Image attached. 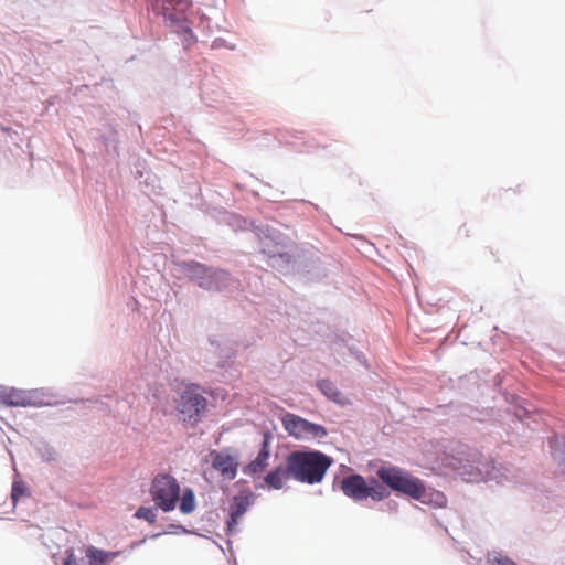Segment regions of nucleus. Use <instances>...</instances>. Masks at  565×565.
<instances>
[{
    "label": "nucleus",
    "instance_id": "1",
    "mask_svg": "<svg viewBox=\"0 0 565 565\" xmlns=\"http://www.w3.org/2000/svg\"><path fill=\"white\" fill-rule=\"evenodd\" d=\"M281 239L267 241V263L277 271L288 274L294 273L306 281H320L326 278L330 271V263L312 250H299V248L281 233Z\"/></svg>",
    "mask_w": 565,
    "mask_h": 565
},
{
    "label": "nucleus",
    "instance_id": "2",
    "mask_svg": "<svg viewBox=\"0 0 565 565\" xmlns=\"http://www.w3.org/2000/svg\"><path fill=\"white\" fill-rule=\"evenodd\" d=\"M172 264L178 273L204 291L227 296L241 289V279L227 269L194 259H178Z\"/></svg>",
    "mask_w": 565,
    "mask_h": 565
},
{
    "label": "nucleus",
    "instance_id": "3",
    "mask_svg": "<svg viewBox=\"0 0 565 565\" xmlns=\"http://www.w3.org/2000/svg\"><path fill=\"white\" fill-rule=\"evenodd\" d=\"M286 458L291 479L310 486L321 483L334 462L331 456L309 447L292 450Z\"/></svg>",
    "mask_w": 565,
    "mask_h": 565
},
{
    "label": "nucleus",
    "instance_id": "4",
    "mask_svg": "<svg viewBox=\"0 0 565 565\" xmlns=\"http://www.w3.org/2000/svg\"><path fill=\"white\" fill-rule=\"evenodd\" d=\"M445 463L468 482H479L495 477L493 471L489 472L486 468L481 454L467 444L456 443L446 454Z\"/></svg>",
    "mask_w": 565,
    "mask_h": 565
},
{
    "label": "nucleus",
    "instance_id": "5",
    "mask_svg": "<svg viewBox=\"0 0 565 565\" xmlns=\"http://www.w3.org/2000/svg\"><path fill=\"white\" fill-rule=\"evenodd\" d=\"M188 6V0H149L148 4L156 15L163 18L164 25L178 35L185 49L198 41L191 22L183 14Z\"/></svg>",
    "mask_w": 565,
    "mask_h": 565
},
{
    "label": "nucleus",
    "instance_id": "6",
    "mask_svg": "<svg viewBox=\"0 0 565 565\" xmlns=\"http://www.w3.org/2000/svg\"><path fill=\"white\" fill-rule=\"evenodd\" d=\"M406 469L390 462L382 463L375 476L366 478V499L374 502L387 500L392 493L401 497Z\"/></svg>",
    "mask_w": 565,
    "mask_h": 565
},
{
    "label": "nucleus",
    "instance_id": "7",
    "mask_svg": "<svg viewBox=\"0 0 565 565\" xmlns=\"http://www.w3.org/2000/svg\"><path fill=\"white\" fill-rule=\"evenodd\" d=\"M214 218L218 224L226 225L234 232L249 231L254 233L259 239L260 252L266 256L267 249L265 243H267V241H274L273 243H276L277 239H281V232L279 230L268 224H256L253 220L225 209L217 210Z\"/></svg>",
    "mask_w": 565,
    "mask_h": 565
},
{
    "label": "nucleus",
    "instance_id": "8",
    "mask_svg": "<svg viewBox=\"0 0 565 565\" xmlns=\"http://www.w3.org/2000/svg\"><path fill=\"white\" fill-rule=\"evenodd\" d=\"M205 388L199 383L189 382L180 393L177 409L182 422L189 427H195L207 411L209 401L203 396Z\"/></svg>",
    "mask_w": 565,
    "mask_h": 565
},
{
    "label": "nucleus",
    "instance_id": "9",
    "mask_svg": "<svg viewBox=\"0 0 565 565\" xmlns=\"http://www.w3.org/2000/svg\"><path fill=\"white\" fill-rule=\"evenodd\" d=\"M401 497L420 502L433 509L444 508L447 497L439 490L428 487L426 482L406 470Z\"/></svg>",
    "mask_w": 565,
    "mask_h": 565
},
{
    "label": "nucleus",
    "instance_id": "10",
    "mask_svg": "<svg viewBox=\"0 0 565 565\" xmlns=\"http://www.w3.org/2000/svg\"><path fill=\"white\" fill-rule=\"evenodd\" d=\"M180 491L181 489L178 480L169 473L156 476L149 489V493L154 504L166 513L175 509L180 499Z\"/></svg>",
    "mask_w": 565,
    "mask_h": 565
},
{
    "label": "nucleus",
    "instance_id": "11",
    "mask_svg": "<svg viewBox=\"0 0 565 565\" xmlns=\"http://www.w3.org/2000/svg\"><path fill=\"white\" fill-rule=\"evenodd\" d=\"M284 429L297 440L321 439L328 436V429L297 414L287 412L281 417Z\"/></svg>",
    "mask_w": 565,
    "mask_h": 565
},
{
    "label": "nucleus",
    "instance_id": "12",
    "mask_svg": "<svg viewBox=\"0 0 565 565\" xmlns=\"http://www.w3.org/2000/svg\"><path fill=\"white\" fill-rule=\"evenodd\" d=\"M209 343L212 351L204 360L205 367L213 373L227 371L230 362L235 356L236 351L227 342L218 339L216 335L209 337Z\"/></svg>",
    "mask_w": 565,
    "mask_h": 565
},
{
    "label": "nucleus",
    "instance_id": "13",
    "mask_svg": "<svg viewBox=\"0 0 565 565\" xmlns=\"http://www.w3.org/2000/svg\"><path fill=\"white\" fill-rule=\"evenodd\" d=\"M213 469L225 480H234L239 467V451L233 447H225L221 450L211 449L209 452Z\"/></svg>",
    "mask_w": 565,
    "mask_h": 565
},
{
    "label": "nucleus",
    "instance_id": "14",
    "mask_svg": "<svg viewBox=\"0 0 565 565\" xmlns=\"http://www.w3.org/2000/svg\"><path fill=\"white\" fill-rule=\"evenodd\" d=\"M332 487L340 489L345 497L356 502L366 500V478L358 472L351 471L343 477L335 476Z\"/></svg>",
    "mask_w": 565,
    "mask_h": 565
},
{
    "label": "nucleus",
    "instance_id": "15",
    "mask_svg": "<svg viewBox=\"0 0 565 565\" xmlns=\"http://www.w3.org/2000/svg\"><path fill=\"white\" fill-rule=\"evenodd\" d=\"M502 397L509 405L507 413L513 414L520 422H524L526 418L539 413V408L531 401L515 393L503 391Z\"/></svg>",
    "mask_w": 565,
    "mask_h": 565
},
{
    "label": "nucleus",
    "instance_id": "16",
    "mask_svg": "<svg viewBox=\"0 0 565 565\" xmlns=\"http://www.w3.org/2000/svg\"><path fill=\"white\" fill-rule=\"evenodd\" d=\"M134 178L138 182L141 191L150 196L158 193L160 188L159 178L149 169L146 161L138 159L134 166Z\"/></svg>",
    "mask_w": 565,
    "mask_h": 565
},
{
    "label": "nucleus",
    "instance_id": "17",
    "mask_svg": "<svg viewBox=\"0 0 565 565\" xmlns=\"http://www.w3.org/2000/svg\"><path fill=\"white\" fill-rule=\"evenodd\" d=\"M260 137L264 139V142H260L262 146H269L271 141H277L278 145H290L297 146L296 140L305 139V131L299 130H282L277 129L275 134L264 130L260 132Z\"/></svg>",
    "mask_w": 565,
    "mask_h": 565
},
{
    "label": "nucleus",
    "instance_id": "18",
    "mask_svg": "<svg viewBox=\"0 0 565 565\" xmlns=\"http://www.w3.org/2000/svg\"><path fill=\"white\" fill-rule=\"evenodd\" d=\"M255 494L249 488H243L237 494H235L228 507V513L242 518L249 507L255 503Z\"/></svg>",
    "mask_w": 565,
    "mask_h": 565
},
{
    "label": "nucleus",
    "instance_id": "19",
    "mask_svg": "<svg viewBox=\"0 0 565 565\" xmlns=\"http://www.w3.org/2000/svg\"><path fill=\"white\" fill-rule=\"evenodd\" d=\"M287 458L285 463H280L273 468L265 477L264 481L268 490H280L285 487L286 480L291 479L289 475Z\"/></svg>",
    "mask_w": 565,
    "mask_h": 565
},
{
    "label": "nucleus",
    "instance_id": "20",
    "mask_svg": "<svg viewBox=\"0 0 565 565\" xmlns=\"http://www.w3.org/2000/svg\"><path fill=\"white\" fill-rule=\"evenodd\" d=\"M260 434L262 440L258 445V452L254 460L262 469H264V471H266L269 466V458L271 455L270 446L274 440V434L268 427L262 429Z\"/></svg>",
    "mask_w": 565,
    "mask_h": 565
},
{
    "label": "nucleus",
    "instance_id": "21",
    "mask_svg": "<svg viewBox=\"0 0 565 565\" xmlns=\"http://www.w3.org/2000/svg\"><path fill=\"white\" fill-rule=\"evenodd\" d=\"M99 140L105 147V151L107 154L111 157L119 156V134L115 126L108 124L104 127L103 131L99 134Z\"/></svg>",
    "mask_w": 565,
    "mask_h": 565
},
{
    "label": "nucleus",
    "instance_id": "22",
    "mask_svg": "<svg viewBox=\"0 0 565 565\" xmlns=\"http://www.w3.org/2000/svg\"><path fill=\"white\" fill-rule=\"evenodd\" d=\"M121 553V551H105L94 545H89L86 547V557L88 559V565H108L110 561L118 557Z\"/></svg>",
    "mask_w": 565,
    "mask_h": 565
},
{
    "label": "nucleus",
    "instance_id": "23",
    "mask_svg": "<svg viewBox=\"0 0 565 565\" xmlns=\"http://www.w3.org/2000/svg\"><path fill=\"white\" fill-rule=\"evenodd\" d=\"M21 399H25V390L0 384V404L6 407H23V405L17 404Z\"/></svg>",
    "mask_w": 565,
    "mask_h": 565
},
{
    "label": "nucleus",
    "instance_id": "24",
    "mask_svg": "<svg viewBox=\"0 0 565 565\" xmlns=\"http://www.w3.org/2000/svg\"><path fill=\"white\" fill-rule=\"evenodd\" d=\"M551 455L565 477V436L554 435L550 440Z\"/></svg>",
    "mask_w": 565,
    "mask_h": 565
},
{
    "label": "nucleus",
    "instance_id": "25",
    "mask_svg": "<svg viewBox=\"0 0 565 565\" xmlns=\"http://www.w3.org/2000/svg\"><path fill=\"white\" fill-rule=\"evenodd\" d=\"M45 393L43 388L25 390V399H21L17 402V404H21L23 407H42L50 405L51 403L43 399Z\"/></svg>",
    "mask_w": 565,
    "mask_h": 565
},
{
    "label": "nucleus",
    "instance_id": "26",
    "mask_svg": "<svg viewBox=\"0 0 565 565\" xmlns=\"http://www.w3.org/2000/svg\"><path fill=\"white\" fill-rule=\"evenodd\" d=\"M33 448L36 455L45 462H52L56 460L55 448L45 439L40 438L33 443Z\"/></svg>",
    "mask_w": 565,
    "mask_h": 565
},
{
    "label": "nucleus",
    "instance_id": "27",
    "mask_svg": "<svg viewBox=\"0 0 565 565\" xmlns=\"http://www.w3.org/2000/svg\"><path fill=\"white\" fill-rule=\"evenodd\" d=\"M196 498L194 490L190 487H185L182 491L181 501L179 504V511L182 514H191L196 509Z\"/></svg>",
    "mask_w": 565,
    "mask_h": 565
},
{
    "label": "nucleus",
    "instance_id": "28",
    "mask_svg": "<svg viewBox=\"0 0 565 565\" xmlns=\"http://www.w3.org/2000/svg\"><path fill=\"white\" fill-rule=\"evenodd\" d=\"M167 534H188V535L201 536V534L196 530H189L182 524L170 523L167 525V529L164 531L151 534L148 537L151 540H156V539L160 537L161 535H167Z\"/></svg>",
    "mask_w": 565,
    "mask_h": 565
},
{
    "label": "nucleus",
    "instance_id": "29",
    "mask_svg": "<svg viewBox=\"0 0 565 565\" xmlns=\"http://www.w3.org/2000/svg\"><path fill=\"white\" fill-rule=\"evenodd\" d=\"M30 495L31 491L23 480L19 479L12 482L10 498L11 501L13 502V505H17L21 498Z\"/></svg>",
    "mask_w": 565,
    "mask_h": 565
},
{
    "label": "nucleus",
    "instance_id": "30",
    "mask_svg": "<svg viewBox=\"0 0 565 565\" xmlns=\"http://www.w3.org/2000/svg\"><path fill=\"white\" fill-rule=\"evenodd\" d=\"M160 509L157 504L151 507L140 505L134 513V518L147 521L149 524H153L157 521V511Z\"/></svg>",
    "mask_w": 565,
    "mask_h": 565
},
{
    "label": "nucleus",
    "instance_id": "31",
    "mask_svg": "<svg viewBox=\"0 0 565 565\" xmlns=\"http://www.w3.org/2000/svg\"><path fill=\"white\" fill-rule=\"evenodd\" d=\"M534 508L541 511H548L552 509V499L550 491H535L533 497Z\"/></svg>",
    "mask_w": 565,
    "mask_h": 565
},
{
    "label": "nucleus",
    "instance_id": "32",
    "mask_svg": "<svg viewBox=\"0 0 565 565\" xmlns=\"http://www.w3.org/2000/svg\"><path fill=\"white\" fill-rule=\"evenodd\" d=\"M487 562L490 565H519L512 558L502 554V552H497V551L488 553Z\"/></svg>",
    "mask_w": 565,
    "mask_h": 565
},
{
    "label": "nucleus",
    "instance_id": "33",
    "mask_svg": "<svg viewBox=\"0 0 565 565\" xmlns=\"http://www.w3.org/2000/svg\"><path fill=\"white\" fill-rule=\"evenodd\" d=\"M347 350L350 353V355H352L361 366H363L366 370H370L371 365L369 363V360L366 355L363 353V351H361L356 345V341L354 343H349Z\"/></svg>",
    "mask_w": 565,
    "mask_h": 565
},
{
    "label": "nucleus",
    "instance_id": "34",
    "mask_svg": "<svg viewBox=\"0 0 565 565\" xmlns=\"http://www.w3.org/2000/svg\"><path fill=\"white\" fill-rule=\"evenodd\" d=\"M317 388L323 396L328 398L334 391L338 390L337 385L330 379H319L316 382Z\"/></svg>",
    "mask_w": 565,
    "mask_h": 565
},
{
    "label": "nucleus",
    "instance_id": "35",
    "mask_svg": "<svg viewBox=\"0 0 565 565\" xmlns=\"http://www.w3.org/2000/svg\"><path fill=\"white\" fill-rule=\"evenodd\" d=\"M242 472L246 476H250L254 478V480H257L260 478L262 473L265 472L264 469H262L256 461L253 459L247 465H244L242 467Z\"/></svg>",
    "mask_w": 565,
    "mask_h": 565
},
{
    "label": "nucleus",
    "instance_id": "36",
    "mask_svg": "<svg viewBox=\"0 0 565 565\" xmlns=\"http://www.w3.org/2000/svg\"><path fill=\"white\" fill-rule=\"evenodd\" d=\"M328 399L341 407H345L351 404L349 397H347L339 388L328 396Z\"/></svg>",
    "mask_w": 565,
    "mask_h": 565
},
{
    "label": "nucleus",
    "instance_id": "37",
    "mask_svg": "<svg viewBox=\"0 0 565 565\" xmlns=\"http://www.w3.org/2000/svg\"><path fill=\"white\" fill-rule=\"evenodd\" d=\"M399 504L397 501L388 499L383 504L380 505L379 510L382 512H387L390 514H396L398 512Z\"/></svg>",
    "mask_w": 565,
    "mask_h": 565
},
{
    "label": "nucleus",
    "instance_id": "38",
    "mask_svg": "<svg viewBox=\"0 0 565 565\" xmlns=\"http://www.w3.org/2000/svg\"><path fill=\"white\" fill-rule=\"evenodd\" d=\"M211 47L214 50L227 49V50L234 51L236 49V45L227 42L223 38H215L212 42Z\"/></svg>",
    "mask_w": 565,
    "mask_h": 565
},
{
    "label": "nucleus",
    "instance_id": "39",
    "mask_svg": "<svg viewBox=\"0 0 565 565\" xmlns=\"http://www.w3.org/2000/svg\"><path fill=\"white\" fill-rule=\"evenodd\" d=\"M239 518L228 513L225 524H226V533L232 535L236 532V526L238 525Z\"/></svg>",
    "mask_w": 565,
    "mask_h": 565
},
{
    "label": "nucleus",
    "instance_id": "40",
    "mask_svg": "<svg viewBox=\"0 0 565 565\" xmlns=\"http://www.w3.org/2000/svg\"><path fill=\"white\" fill-rule=\"evenodd\" d=\"M65 554H66V556L64 558L63 565H78L74 548H72V547L67 548L65 551Z\"/></svg>",
    "mask_w": 565,
    "mask_h": 565
},
{
    "label": "nucleus",
    "instance_id": "41",
    "mask_svg": "<svg viewBox=\"0 0 565 565\" xmlns=\"http://www.w3.org/2000/svg\"><path fill=\"white\" fill-rule=\"evenodd\" d=\"M354 342H355V339L349 333H343L342 335H338L337 340H335L337 344L339 343V344L343 345L345 349H348L349 343H354Z\"/></svg>",
    "mask_w": 565,
    "mask_h": 565
},
{
    "label": "nucleus",
    "instance_id": "42",
    "mask_svg": "<svg viewBox=\"0 0 565 565\" xmlns=\"http://www.w3.org/2000/svg\"><path fill=\"white\" fill-rule=\"evenodd\" d=\"M0 130L8 136L12 137V135L18 136V131L13 130L10 126H6L0 121Z\"/></svg>",
    "mask_w": 565,
    "mask_h": 565
},
{
    "label": "nucleus",
    "instance_id": "43",
    "mask_svg": "<svg viewBox=\"0 0 565 565\" xmlns=\"http://www.w3.org/2000/svg\"><path fill=\"white\" fill-rule=\"evenodd\" d=\"M145 541H146V539H142V540H140V541H134V542H131V544H130L129 548H130V550H134V548H136V547L140 546L142 543H145Z\"/></svg>",
    "mask_w": 565,
    "mask_h": 565
},
{
    "label": "nucleus",
    "instance_id": "44",
    "mask_svg": "<svg viewBox=\"0 0 565 565\" xmlns=\"http://www.w3.org/2000/svg\"><path fill=\"white\" fill-rule=\"evenodd\" d=\"M245 484H247V480L246 479H239V480L234 482V487L235 488H239V487H243Z\"/></svg>",
    "mask_w": 565,
    "mask_h": 565
},
{
    "label": "nucleus",
    "instance_id": "45",
    "mask_svg": "<svg viewBox=\"0 0 565 565\" xmlns=\"http://www.w3.org/2000/svg\"><path fill=\"white\" fill-rule=\"evenodd\" d=\"M254 487H255V489H257V490H258V489H265V488H266V484H265V481H264V480H263V482H257V481L255 480Z\"/></svg>",
    "mask_w": 565,
    "mask_h": 565
},
{
    "label": "nucleus",
    "instance_id": "46",
    "mask_svg": "<svg viewBox=\"0 0 565 565\" xmlns=\"http://www.w3.org/2000/svg\"><path fill=\"white\" fill-rule=\"evenodd\" d=\"M484 463H486V468H487V469H489L488 463H487V462H484ZM491 465H492V468H491V470H488V471H489V472H492V471H493V472H494V475H495V477H497V476H498V470H497V468H495V466H494V461H491Z\"/></svg>",
    "mask_w": 565,
    "mask_h": 565
},
{
    "label": "nucleus",
    "instance_id": "47",
    "mask_svg": "<svg viewBox=\"0 0 565 565\" xmlns=\"http://www.w3.org/2000/svg\"><path fill=\"white\" fill-rule=\"evenodd\" d=\"M491 409H486V411H481V412H478L480 415L482 416H490L491 415Z\"/></svg>",
    "mask_w": 565,
    "mask_h": 565
},
{
    "label": "nucleus",
    "instance_id": "48",
    "mask_svg": "<svg viewBox=\"0 0 565 565\" xmlns=\"http://www.w3.org/2000/svg\"><path fill=\"white\" fill-rule=\"evenodd\" d=\"M204 519H206V521H213V512H209Z\"/></svg>",
    "mask_w": 565,
    "mask_h": 565
},
{
    "label": "nucleus",
    "instance_id": "49",
    "mask_svg": "<svg viewBox=\"0 0 565 565\" xmlns=\"http://www.w3.org/2000/svg\"><path fill=\"white\" fill-rule=\"evenodd\" d=\"M226 544L230 546V548H232V541L231 540H227Z\"/></svg>",
    "mask_w": 565,
    "mask_h": 565
},
{
    "label": "nucleus",
    "instance_id": "50",
    "mask_svg": "<svg viewBox=\"0 0 565 565\" xmlns=\"http://www.w3.org/2000/svg\"><path fill=\"white\" fill-rule=\"evenodd\" d=\"M201 19H202V21H203V20H205V19H206V20H209V19L205 17V14H202V15H201Z\"/></svg>",
    "mask_w": 565,
    "mask_h": 565
},
{
    "label": "nucleus",
    "instance_id": "51",
    "mask_svg": "<svg viewBox=\"0 0 565 565\" xmlns=\"http://www.w3.org/2000/svg\"><path fill=\"white\" fill-rule=\"evenodd\" d=\"M0 420H1L2 423H4V424H7V425H8V423H7V422L4 420V418H3V417H1V416H0Z\"/></svg>",
    "mask_w": 565,
    "mask_h": 565
}]
</instances>
